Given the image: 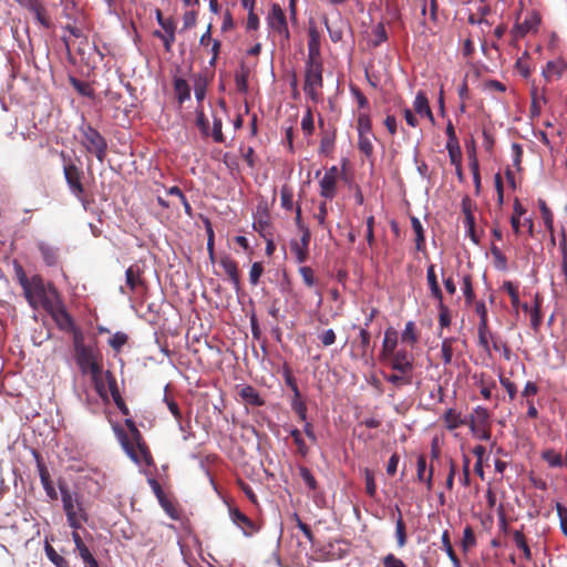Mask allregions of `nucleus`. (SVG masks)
Here are the masks:
<instances>
[{
    "instance_id": "6ab92c4d",
    "label": "nucleus",
    "mask_w": 567,
    "mask_h": 567,
    "mask_svg": "<svg viewBox=\"0 0 567 567\" xmlns=\"http://www.w3.org/2000/svg\"><path fill=\"white\" fill-rule=\"evenodd\" d=\"M124 423L128 431L131 432L141 456L145 460L146 463H150L151 453L146 444L144 443L140 431L137 430L135 422L132 419H126Z\"/></svg>"
},
{
    "instance_id": "0e129e2a",
    "label": "nucleus",
    "mask_w": 567,
    "mask_h": 567,
    "mask_svg": "<svg viewBox=\"0 0 567 567\" xmlns=\"http://www.w3.org/2000/svg\"><path fill=\"white\" fill-rule=\"evenodd\" d=\"M264 274V266L260 261H256L251 265L249 271V281L252 286H257Z\"/></svg>"
},
{
    "instance_id": "3c124183",
    "label": "nucleus",
    "mask_w": 567,
    "mask_h": 567,
    "mask_svg": "<svg viewBox=\"0 0 567 567\" xmlns=\"http://www.w3.org/2000/svg\"><path fill=\"white\" fill-rule=\"evenodd\" d=\"M446 150L449 153L451 164L454 166H460V164H462V151L460 147V143L446 144Z\"/></svg>"
},
{
    "instance_id": "7c9ffc66",
    "label": "nucleus",
    "mask_w": 567,
    "mask_h": 567,
    "mask_svg": "<svg viewBox=\"0 0 567 567\" xmlns=\"http://www.w3.org/2000/svg\"><path fill=\"white\" fill-rule=\"evenodd\" d=\"M384 380L393 384L396 389L412 384L413 373L398 372L392 374H384Z\"/></svg>"
},
{
    "instance_id": "a19ab883",
    "label": "nucleus",
    "mask_w": 567,
    "mask_h": 567,
    "mask_svg": "<svg viewBox=\"0 0 567 567\" xmlns=\"http://www.w3.org/2000/svg\"><path fill=\"white\" fill-rule=\"evenodd\" d=\"M538 207H539L542 218L544 220L546 229L548 230V233H553L554 215H553L551 210L547 206L546 202L542 198L538 199Z\"/></svg>"
},
{
    "instance_id": "393cba45",
    "label": "nucleus",
    "mask_w": 567,
    "mask_h": 567,
    "mask_svg": "<svg viewBox=\"0 0 567 567\" xmlns=\"http://www.w3.org/2000/svg\"><path fill=\"white\" fill-rule=\"evenodd\" d=\"M307 61H321L320 60L319 33L315 28L309 29Z\"/></svg>"
},
{
    "instance_id": "7ed1b4c3",
    "label": "nucleus",
    "mask_w": 567,
    "mask_h": 567,
    "mask_svg": "<svg viewBox=\"0 0 567 567\" xmlns=\"http://www.w3.org/2000/svg\"><path fill=\"white\" fill-rule=\"evenodd\" d=\"M322 70L321 61H306L303 91L315 103L321 99Z\"/></svg>"
},
{
    "instance_id": "bb28decb",
    "label": "nucleus",
    "mask_w": 567,
    "mask_h": 567,
    "mask_svg": "<svg viewBox=\"0 0 567 567\" xmlns=\"http://www.w3.org/2000/svg\"><path fill=\"white\" fill-rule=\"evenodd\" d=\"M444 424L449 430H456L467 424V420L462 417L460 412L454 409H449L443 415Z\"/></svg>"
},
{
    "instance_id": "6e6d98bb",
    "label": "nucleus",
    "mask_w": 567,
    "mask_h": 567,
    "mask_svg": "<svg viewBox=\"0 0 567 567\" xmlns=\"http://www.w3.org/2000/svg\"><path fill=\"white\" fill-rule=\"evenodd\" d=\"M364 481H365V493L374 498L377 496V484L374 482V474L371 470H364Z\"/></svg>"
},
{
    "instance_id": "4468645a",
    "label": "nucleus",
    "mask_w": 567,
    "mask_h": 567,
    "mask_svg": "<svg viewBox=\"0 0 567 567\" xmlns=\"http://www.w3.org/2000/svg\"><path fill=\"white\" fill-rule=\"evenodd\" d=\"M143 269L137 265H131L125 271L126 286L131 293L146 289V281L143 278Z\"/></svg>"
},
{
    "instance_id": "1a4fd4ad",
    "label": "nucleus",
    "mask_w": 567,
    "mask_h": 567,
    "mask_svg": "<svg viewBox=\"0 0 567 567\" xmlns=\"http://www.w3.org/2000/svg\"><path fill=\"white\" fill-rule=\"evenodd\" d=\"M340 171L337 166H331L326 169L322 178L319 182L320 196L324 199H333L337 196V186L340 178Z\"/></svg>"
},
{
    "instance_id": "2f4dec72",
    "label": "nucleus",
    "mask_w": 567,
    "mask_h": 567,
    "mask_svg": "<svg viewBox=\"0 0 567 567\" xmlns=\"http://www.w3.org/2000/svg\"><path fill=\"white\" fill-rule=\"evenodd\" d=\"M174 91L179 104L190 99V86L184 79L177 78L174 80Z\"/></svg>"
},
{
    "instance_id": "338daca9",
    "label": "nucleus",
    "mask_w": 567,
    "mask_h": 567,
    "mask_svg": "<svg viewBox=\"0 0 567 567\" xmlns=\"http://www.w3.org/2000/svg\"><path fill=\"white\" fill-rule=\"evenodd\" d=\"M555 508L559 518L561 533L567 537V508L561 503H556Z\"/></svg>"
},
{
    "instance_id": "473e14b6",
    "label": "nucleus",
    "mask_w": 567,
    "mask_h": 567,
    "mask_svg": "<svg viewBox=\"0 0 567 567\" xmlns=\"http://www.w3.org/2000/svg\"><path fill=\"white\" fill-rule=\"evenodd\" d=\"M411 225L415 233V248L417 251L425 250V235L423 226L417 217H411Z\"/></svg>"
},
{
    "instance_id": "864d4df0",
    "label": "nucleus",
    "mask_w": 567,
    "mask_h": 567,
    "mask_svg": "<svg viewBox=\"0 0 567 567\" xmlns=\"http://www.w3.org/2000/svg\"><path fill=\"white\" fill-rule=\"evenodd\" d=\"M104 379L107 383V388H109V391L112 395V399L114 400L115 398H118L121 396V393H120V390H118V385H117V381H116V378L115 375L113 374L112 371L110 370H106L104 372Z\"/></svg>"
},
{
    "instance_id": "f704fd0d",
    "label": "nucleus",
    "mask_w": 567,
    "mask_h": 567,
    "mask_svg": "<svg viewBox=\"0 0 567 567\" xmlns=\"http://www.w3.org/2000/svg\"><path fill=\"white\" fill-rule=\"evenodd\" d=\"M292 411L298 415L299 420L306 422L307 420V404L301 396V393L293 394L290 402Z\"/></svg>"
},
{
    "instance_id": "774afa93",
    "label": "nucleus",
    "mask_w": 567,
    "mask_h": 567,
    "mask_svg": "<svg viewBox=\"0 0 567 567\" xmlns=\"http://www.w3.org/2000/svg\"><path fill=\"white\" fill-rule=\"evenodd\" d=\"M383 567H406V565L400 558L395 557L394 554H388L382 559Z\"/></svg>"
},
{
    "instance_id": "c03bdc74",
    "label": "nucleus",
    "mask_w": 567,
    "mask_h": 567,
    "mask_svg": "<svg viewBox=\"0 0 567 567\" xmlns=\"http://www.w3.org/2000/svg\"><path fill=\"white\" fill-rule=\"evenodd\" d=\"M70 83L73 86L74 90L82 96L93 97L94 96V90L91 87V85L87 82L78 80L75 78H70Z\"/></svg>"
},
{
    "instance_id": "c756f323",
    "label": "nucleus",
    "mask_w": 567,
    "mask_h": 567,
    "mask_svg": "<svg viewBox=\"0 0 567 567\" xmlns=\"http://www.w3.org/2000/svg\"><path fill=\"white\" fill-rule=\"evenodd\" d=\"M233 522L244 530L246 535H249L254 530L252 520L241 513L239 509H234L230 512Z\"/></svg>"
},
{
    "instance_id": "cd10ccee",
    "label": "nucleus",
    "mask_w": 567,
    "mask_h": 567,
    "mask_svg": "<svg viewBox=\"0 0 567 567\" xmlns=\"http://www.w3.org/2000/svg\"><path fill=\"white\" fill-rule=\"evenodd\" d=\"M76 530L78 529L73 530L72 539L75 544V548L79 551V555L81 556L84 565L87 566L91 561H94L95 558L92 555V553L90 551L89 547L84 544L80 534Z\"/></svg>"
},
{
    "instance_id": "4be33fe9",
    "label": "nucleus",
    "mask_w": 567,
    "mask_h": 567,
    "mask_svg": "<svg viewBox=\"0 0 567 567\" xmlns=\"http://www.w3.org/2000/svg\"><path fill=\"white\" fill-rule=\"evenodd\" d=\"M413 107H414L415 113H417L420 116H425L431 122L434 121V116H433L432 110L430 107L427 96L423 91H419L416 93V96H415V100L413 103Z\"/></svg>"
},
{
    "instance_id": "69168bd1",
    "label": "nucleus",
    "mask_w": 567,
    "mask_h": 567,
    "mask_svg": "<svg viewBox=\"0 0 567 567\" xmlns=\"http://www.w3.org/2000/svg\"><path fill=\"white\" fill-rule=\"evenodd\" d=\"M196 126L203 136H209V123L203 110L196 112Z\"/></svg>"
},
{
    "instance_id": "37998d69",
    "label": "nucleus",
    "mask_w": 567,
    "mask_h": 567,
    "mask_svg": "<svg viewBox=\"0 0 567 567\" xmlns=\"http://www.w3.org/2000/svg\"><path fill=\"white\" fill-rule=\"evenodd\" d=\"M513 538L516 544V546L522 549L523 555L525 559L530 560L532 559V551L527 544L526 537L522 530H515L513 533Z\"/></svg>"
},
{
    "instance_id": "72a5a7b5",
    "label": "nucleus",
    "mask_w": 567,
    "mask_h": 567,
    "mask_svg": "<svg viewBox=\"0 0 567 567\" xmlns=\"http://www.w3.org/2000/svg\"><path fill=\"white\" fill-rule=\"evenodd\" d=\"M565 63L560 60L549 61L544 70V76L549 81L553 78H560L565 71Z\"/></svg>"
},
{
    "instance_id": "39448f33",
    "label": "nucleus",
    "mask_w": 567,
    "mask_h": 567,
    "mask_svg": "<svg viewBox=\"0 0 567 567\" xmlns=\"http://www.w3.org/2000/svg\"><path fill=\"white\" fill-rule=\"evenodd\" d=\"M472 434L482 441H488L492 436V421L487 409L476 406L467 421Z\"/></svg>"
},
{
    "instance_id": "680f3d73",
    "label": "nucleus",
    "mask_w": 567,
    "mask_h": 567,
    "mask_svg": "<svg viewBox=\"0 0 567 567\" xmlns=\"http://www.w3.org/2000/svg\"><path fill=\"white\" fill-rule=\"evenodd\" d=\"M491 254L495 259L496 267L501 270H505L507 268V258L502 250L496 245L492 244Z\"/></svg>"
},
{
    "instance_id": "e2e57ef3",
    "label": "nucleus",
    "mask_w": 567,
    "mask_h": 567,
    "mask_svg": "<svg viewBox=\"0 0 567 567\" xmlns=\"http://www.w3.org/2000/svg\"><path fill=\"white\" fill-rule=\"evenodd\" d=\"M478 346L484 349L486 352H491V348H489V343H488V339H487V336L492 334L489 332V328H488V324H485V326H481L478 324Z\"/></svg>"
},
{
    "instance_id": "c85d7f7f",
    "label": "nucleus",
    "mask_w": 567,
    "mask_h": 567,
    "mask_svg": "<svg viewBox=\"0 0 567 567\" xmlns=\"http://www.w3.org/2000/svg\"><path fill=\"white\" fill-rule=\"evenodd\" d=\"M426 279H427L430 290H431L432 298H434L437 301H441V299H443V292L440 288L439 281H437L434 265H430L427 267Z\"/></svg>"
},
{
    "instance_id": "9d476101",
    "label": "nucleus",
    "mask_w": 567,
    "mask_h": 567,
    "mask_svg": "<svg viewBox=\"0 0 567 567\" xmlns=\"http://www.w3.org/2000/svg\"><path fill=\"white\" fill-rule=\"evenodd\" d=\"M371 333L365 328H359V339L351 344V357L367 359L372 354Z\"/></svg>"
},
{
    "instance_id": "423d86ee",
    "label": "nucleus",
    "mask_w": 567,
    "mask_h": 567,
    "mask_svg": "<svg viewBox=\"0 0 567 567\" xmlns=\"http://www.w3.org/2000/svg\"><path fill=\"white\" fill-rule=\"evenodd\" d=\"M24 298L28 303L37 309L40 305L44 309H49L50 300L47 296L44 280L40 275H34L30 278L29 285L22 287Z\"/></svg>"
},
{
    "instance_id": "2eb2a0df",
    "label": "nucleus",
    "mask_w": 567,
    "mask_h": 567,
    "mask_svg": "<svg viewBox=\"0 0 567 567\" xmlns=\"http://www.w3.org/2000/svg\"><path fill=\"white\" fill-rule=\"evenodd\" d=\"M35 461H37V467L40 476L41 484L50 499H58V492L55 491L53 486V482L51 480V475L49 473V470L47 465L44 464L41 455L34 451L33 452Z\"/></svg>"
},
{
    "instance_id": "412c9836",
    "label": "nucleus",
    "mask_w": 567,
    "mask_h": 567,
    "mask_svg": "<svg viewBox=\"0 0 567 567\" xmlns=\"http://www.w3.org/2000/svg\"><path fill=\"white\" fill-rule=\"evenodd\" d=\"M38 249L41 254L43 262L48 267H54L59 264V251L58 248L47 244V243H39Z\"/></svg>"
},
{
    "instance_id": "ea45409f",
    "label": "nucleus",
    "mask_w": 567,
    "mask_h": 567,
    "mask_svg": "<svg viewBox=\"0 0 567 567\" xmlns=\"http://www.w3.org/2000/svg\"><path fill=\"white\" fill-rule=\"evenodd\" d=\"M462 290L465 298V303L471 306L475 301V292L472 284V276L465 275L462 279Z\"/></svg>"
},
{
    "instance_id": "a211bd4d",
    "label": "nucleus",
    "mask_w": 567,
    "mask_h": 567,
    "mask_svg": "<svg viewBox=\"0 0 567 567\" xmlns=\"http://www.w3.org/2000/svg\"><path fill=\"white\" fill-rule=\"evenodd\" d=\"M219 265L228 276L235 291L239 292L241 290V281L237 262L229 256H224L219 259Z\"/></svg>"
},
{
    "instance_id": "a18cd8bd",
    "label": "nucleus",
    "mask_w": 567,
    "mask_h": 567,
    "mask_svg": "<svg viewBox=\"0 0 567 567\" xmlns=\"http://www.w3.org/2000/svg\"><path fill=\"white\" fill-rule=\"evenodd\" d=\"M456 341L455 338H445L441 344V353L444 364H450L453 358V343Z\"/></svg>"
},
{
    "instance_id": "603ef678",
    "label": "nucleus",
    "mask_w": 567,
    "mask_h": 567,
    "mask_svg": "<svg viewBox=\"0 0 567 567\" xmlns=\"http://www.w3.org/2000/svg\"><path fill=\"white\" fill-rule=\"evenodd\" d=\"M299 473L305 484L308 486L310 491H316L318 488L317 480L315 478V476L312 475L311 471L308 467L303 465L299 466Z\"/></svg>"
},
{
    "instance_id": "ddd939ff",
    "label": "nucleus",
    "mask_w": 567,
    "mask_h": 567,
    "mask_svg": "<svg viewBox=\"0 0 567 567\" xmlns=\"http://www.w3.org/2000/svg\"><path fill=\"white\" fill-rule=\"evenodd\" d=\"M19 6L30 11L34 19L44 28L51 27L48 10L41 0H14Z\"/></svg>"
},
{
    "instance_id": "8fccbe9b",
    "label": "nucleus",
    "mask_w": 567,
    "mask_h": 567,
    "mask_svg": "<svg viewBox=\"0 0 567 567\" xmlns=\"http://www.w3.org/2000/svg\"><path fill=\"white\" fill-rule=\"evenodd\" d=\"M357 130L359 135L372 134V122L368 114L360 113L358 116Z\"/></svg>"
},
{
    "instance_id": "0eeeda50",
    "label": "nucleus",
    "mask_w": 567,
    "mask_h": 567,
    "mask_svg": "<svg viewBox=\"0 0 567 567\" xmlns=\"http://www.w3.org/2000/svg\"><path fill=\"white\" fill-rule=\"evenodd\" d=\"M64 178L71 193L81 202L85 198V189L82 183L83 171L75 164L64 165Z\"/></svg>"
},
{
    "instance_id": "f3484780",
    "label": "nucleus",
    "mask_w": 567,
    "mask_h": 567,
    "mask_svg": "<svg viewBox=\"0 0 567 567\" xmlns=\"http://www.w3.org/2000/svg\"><path fill=\"white\" fill-rule=\"evenodd\" d=\"M310 237V230H305L300 240H292L290 243V250L298 264H303L308 259Z\"/></svg>"
},
{
    "instance_id": "de8ad7c7",
    "label": "nucleus",
    "mask_w": 567,
    "mask_h": 567,
    "mask_svg": "<svg viewBox=\"0 0 567 567\" xmlns=\"http://www.w3.org/2000/svg\"><path fill=\"white\" fill-rule=\"evenodd\" d=\"M280 203L281 207L286 210L293 208V193L288 185H284L280 189Z\"/></svg>"
},
{
    "instance_id": "49530a36",
    "label": "nucleus",
    "mask_w": 567,
    "mask_h": 567,
    "mask_svg": "<svg viewBox=\"0 0 567 567\" xmlns=\"http://www.w3.org/2000/svg\"><path fill=\"white\" fill-rule=\"evenodd\" d=\"M486 453V449L483 445H476L473 449V454L476 456V463L474 465L475 473L483 480L484 478V470H483V458Z\"/></svg>"
},
{
    "instance_id": "4c0bfd02",
    "label": "nucleus",
    "mask_w": 567,
    "mask_h": 567,
    "mask_svg": "<svg viewBox=\"0 0 567 567\" xmlns=\"http://www.w3.org/2000/svg\"><path fill=\"white\" fill-rule=\"evenodd\" d=\"M526 213V209L524 206L519 203V200L516 198L514 202V212L511 217V225L513 228V231L518 235L520 231V217Z\"/></svg>"
},
{
    "instance_id": "f8f14e48",
    "label": "nucleus",
    "mask_w": 567,
    "mask_h": 567,
    "mask_svg": "<svg viewBox=\"0 0 567 567\" xmlns=\"http://www.w3.org/2000/svg\"><path fill=\"white\" fill-rule=\"evenodd\" d=\"M386 359L390 360V367L398 372H410L413 373L414 358L405 349H399Z\"/></svg>"
},
{
    "instance_id": "5fc2aeb1",
    "label": "nucleus",
    "mask_w": 567,
    "mask_h": 567,
    "mask_svg": "<svg viewBox=\"0 0 567 567\" xmlns=\"http://www.w3.org/2000/svg\"><path fill=\"white\" fill-rule=\"evenodd\" d=\"M476 545L474 530L471 526H466L463 532L462 547L464 551L473 548Z\"/></svg>"
},
{
    "instance_id": "a878e982",
    "label": "nucleus",
    "mask_w": 567,
    "mask_h": 567,
    "mask_svg": "<svg viewBox=\"0 0 567 567\" xmlns=\"http://www.w3.org/2000/svg\"><path fill=\"white\" fill-rule=\"evenodd\" d=\"M540 20H542L540 14L537 11L532 10V11L527 12L524 21L520 24H518L517 28L520 31V33L524 35L530 31L536 30L540 23Z\"/></svg>"
},
{
    "instance_id": "13d9d810",
    "label": "nucleus",
    "mask_w": 567,
    "mask_h": 567,
    "mask_svg": "<svg viewBox=\"0 0 567 567\" xmlns=\"http://www.w3.org/2000/svg\"><path fill=\"white\" fill-rule=\"evenodd\" d=\"M462 213L464 215V220L474 219V209L476 208L475 203L466 195L463 197L462 203Z\"/></svg>"
},
{
    "instance_id": "4d7b16f0",
    "label": "nucleus",
    "mask_w": 567,
    "mask_h": 567,
    "mask_svg": "<svg viewBox=\"0 0 567 567\" xmlns=\"http://www.w3.org/2000/svg\"><path fill=\"white\" fill-rule=\"evenodd\" d=\"M371 135L372 134L359 135L358 147L367 157L371 156L373 153Z\"/></svg>"
},
{
    "instance_id": "58836bf2",
    "label": "nucleus",
    "mask_w": 567,
    "mask_h": 567,
    "mask_svg": "<svg viewBox=\"0 0 567 567\" xmlns=\"http://www.w3.org/2000/svg\"><path fill=\"white\" fill-rule=\"evenodd\" d=\"M540 457L549 467H560L563 465V456L554 449H546L542 452Z\"/></svg>"
},
{
    "instance_id": "f257e3e1",
    "label": "nucleus",
    "mask_w": 567,
    "mask_h": 567,
    "mask_svg": "<svg viewBox=\"0 0 567 567\" xmlns=\"http://www.w3.org/2000/svg\"><path fill=\"white\" fill-rule=\"evenodd\" d=\"M59 488L69 526L74 530L81 528L82 524L89 519L81 496L78 493H71L65 483L60 482Z\"/></svg>"
},
{
    "instance_id": "dca6fc26",
    "label": "nucleus",
    "mask_w": 567,
    "mask_h": 567,
    "mask_svg": "<svg viewBox=\"0 0 567 567\" xmlns=\"http://www.w3.org/2000/svg\"><path fill=\"white\" fill-rule=\"evenodd\" d=\"M148 484H150L152 491L154 492L158 503L161 504L163 509L166 512V514L173 519H178L177 509L175 508L174 504L166 496L161 484L155 478H150Z\"/></svg>"
},
{
    "instance_id": "20e7f679",
    "label": "nucleus",
    "mask_w": 567,
    "mask_h": 567,
    "mask_svg": "<svg viewBox=\"0 0 567 567\" xmlns=\"http://www.w3.org/2000/svg\"><path fill=\"white\" fill-rule=\"evenodd\" d=\"M81 133L83 147L87 153L93 154L100 163H103L107 154V142L104 136L91 125L82 126Z\"/></svg>"
},
{
    "instance_id": "f03ea898",
    "label": "nucleus",
    "mask_w": 567,
    "mask_h": 567,
    "mask_svg": "<svg viewBox=\"0 0 567 567\" xmlns=\"http://www.w3.org/2000/svg\"><path fill=\"white\" fill-rule=\"evenodd\" d=\"M74 360L80 370L84 371L87 367L96 361L103 360V354L96 342L85 343L84 336L81 331H75L73 336Z\"/></svg>"
},
{
    "instance_id": "bf43d9fd",
    "label": "nucleus",
    "mask_w": 567,
    "mask_h": 567,
    "mask_svg": "<svg viewBox=\"0 0 567 567\" xmlns=\"http://www.w3.org/2000/svg\"><path fill=\"white\" fill-rule=\"evenodd\" d=\"M503 289L508 293L512 306L517 309L519 307V295L517 287L512 281H505Z\"/></svg>"
},
{
    "instance_id": "c9c22d12",
    "label": "nucleus",
    "mask_w": 567,
    "mask_h": 567,
    "mask_svg": "<svg viewBox=\"0 0 567 567\" xmlns=\"http://www.w3.org/2000/svg\"><path fill=\"white\" fill-rule=\"evenodd\" d=\"M401 341L404 343H409L414 346L419 341V332L416 331L415 323L413 321H408L405 323L404 330L401 334Z\"/></svg>"
},
{
    "instance_id": "79ce46f5",
    "label": "nucleus",
    "mask_w": 567,
    "mask_h": 567,
    "mask_svg": "<svg viewBox=\"0 0 567 567\" xmlns=\"http://www.w3.org/2000/svg\"><path fill=\"white\" fill-rule=\"evenodd\" d=\"M44 550H45L47 557L56 567H69L68 560L63 556L58 554L56 550L48 542H45Z\"/></svg>"
},
{
    "instance_id": "aec40b11",
    "label": "nucleus",
    "mask_w": 567,
    "mask_h": 567,
    "mask_svg": "<svg viewBox=\"0 0 567 567\" xmlns=\"http://www.w3.org/2000/svg\"><path fill=\"white\" fill-rule=\"evenodd\" d=\"M238 395L241 400L252 406L265 405V400L260 396L259 392L252 385H244L238 390Z\"/></svg>"
},
{
    "instance_id": "09e8293b",
    "label": "nucleus",
    "mask_w": 567,
    "mask_h": 567,
    "mask_svg": "<svg viewBox=\"0 0 567 567\" xmlns=\"http://www.w3.org/2000/svg\"><path fill=\"white\" fill-rule=\"evenodd\" d=\"M208 81L203 75H197L194 83L195 97L198 102H202L206 95Z\"/></svg>"
},
{
    "instance_id": "5701e85b",
    "label": "nucleus",
    "mask_w": 567,
    "mask_h": 567,
    "mask_svg": "<svg viewBox=\"0 0 567 567\" xmlns=\"http://www.w3.org/2000/svg\"><path fill=\"white\" fill-rule=\"evenodd\" d=\"M395 513L398 514L395 518V537L396 543L400 548L404 547L408 542L406 526L402 517V512L399 506H395V511L392 513V517L394 518Z\"/></svg>"
},
{
    "instance_id": "6e6552de",
    "label": "nucleus",
    "mask_w": 567,
    "mask_h": 567,
    "mask_svg": "<svg viewBox=\"0 0 567 567\" xmlns=\"http://www.w3.org/2000/svg\"><path fill=\"white\" fill-rule=\"evenodd\" d=\"M268 27L284 38L285 41H289L290 32L287 24V18L278 3H274L267 16Z\"/></svg>"
},
{
    "instance_id": "e433bc0d",
    "label": "nucleus",
    "mask_w": 567,
    "mask_h": 567,
    "mask_svg": "<svg viewBox=\"0 0 567 567\" xmlns=\"http://www.w3.org/2000/svg\"><path fill=\"white\" fill-rule=\"evenodd\" d=\"M442 544L445 553L447 554L449 558L451 559L453 567H462L461 560L456 556L451 539H450V533L449 530H444L442 534Z\"/></svg>"
},
{
    "instance_id": "9b49d317",
    "label": "nucleus",
    "mask_w": 567,
    "mask_h": 567,
    "mask_svg": "<svg viewBox=\"0 0 567 567\" xmlns=\"http://www.w3.org/2000/svg\"><path fill=\"white\" fill-rule=\"evenodd\" d=\"M59 327V329L63 331H79L75 326L72 317L66 311V309L62 305L54 306L52 302L49 305V309H45Z\"/></svg>"
},
{
    "instance_id": "052dcab7",
    "label": "nucleus",
    "mask_w": 567,
    "mask_h": 567,
    "mask_svg": "<svg viewBox=\"0 0 567 567\" xmlns=\"http://www.w3.org/2000/svg\"><path fill=\"white\" fill-rule=\"evenodd\" d=\"M439 302V323L442 328H447L451 324L450 309L443 302V299Z\"/></svg>"
},
{
    "instance_id": "b1692460",
    "label": "nucleus",
    "mask_w": 567,
    "mask_h": 567,
    "mask_svg": "<svg viewBox=\"0 0 567 567\" xmlns=\"http://www.w3.org/2000/svg\"><path fill=\"white\" fill-rule=\"evenodd\" d=\"M398 346V332L392 328H388L384 332V339L382 342L381 355L385 359L393 352Z\"/></svg>"
}]
</instances>
